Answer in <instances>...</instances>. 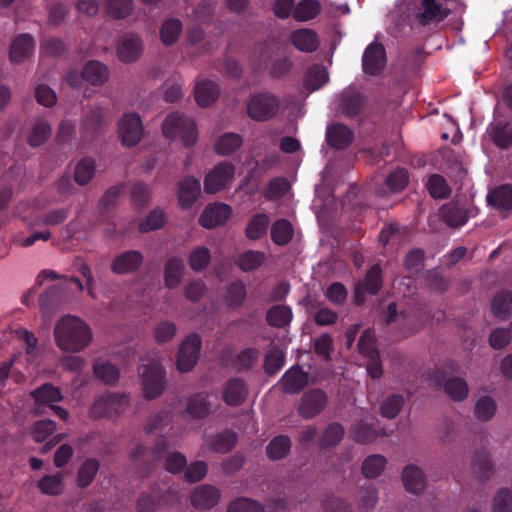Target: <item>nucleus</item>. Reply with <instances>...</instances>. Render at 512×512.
<instances>
[{"mask_svg":"<svg viewBox=\"0 0 512 512\" xmlns=\"http://www.w3.org/2000/svg\"><path fill=\"white\" fill-rule=\"evenodd\" d=\"M411 27L424 28L439 24L452 14L458 0H401Z\"/></svg>","mask_w":512,"mask_h":512,"instance_id":"obj_1","label":"nucleus"},{"mask_svg":"<svg viewBox=\"0 0 512 512\" xmlns=\"http://www.w3.org/2000/svg\"><path fill=\"white\" fill-rule=\"evenodd\" d=\"M54 337L60 350L79 352L91 342L92 332L82 319L66 315L56 323Z\"/></svg>","mask_w":512,"mask_h":512,"instance_id":"obj_2","label":"nucleus"},{"mask_svg":"<svg viewBox=\"0 0 512 512\" xmlns=\"http://www.w3.org/2000/svg\"><path fill=\"white\" fill-rule=\"evenodd\" d=\"M129 402V396L125 393H103L94 399L89 410L90 417L116 420L127 409Z\"/></svg>","mask_w":512,"mask_h":512,"instance_id":"obj_3","label":"nucleus"},{"mask_svg":"<svg viewBox=\"0 0 512 512\" xmlns=\"http://www.w3.org/2000/svg\"><path fill=\"white\" fill-rule=\"evenodd\" d=\"M162 131L166 138H180L185 147H191L197 140L194 120L182 113H170L164 120Z\"/></svg>","mask_w":512,"mask_h":512,"instance_id":"obj_4","label":"nucleus"},{"mask_svg":"<svg viewBox=\"0 0 512 512\" xmlns=\"http://www.w3.org/2000/svg\"><path fill=\"white\" fill-rule=\"evenodd\" d=\"M168 449L167 439L160 436L156 439L153 448H147L142 444L137 445L131 452L130 458L141 477H147L154 469L156 463L166 454Z\"/></svg>","mask_w":512,"mask_h":512,"instance_id":"obj_5","label":"nucleus"},{"mask_svg":"<svg viewBox=\"0 0 512 512\" xmlns=\"http://www.w3.org/2000/svg\"><path fill=\"white\" fill-rule=\"evenodd\" d=\"M139 374L142 389L147 399H155L163 393L166 385L165 371L159 363L153 362L149 365L140 366Z\"/></svg>","mask_w":512,"mask_h":512,"instance_id":"obj_6","label":"nucleus"},{"mask_svg":"<svg viewBox=\"0 0 512 512\" xmlns=\"http://www.w3.org/2000/svg\"><path fill=\"white\" fill-rule=\"evenodd\" d=\"M178 494L171 488L162 489L158 484L150 487V493L143 492L136 503V512H155L161 505H172Z\"/></svg>","mask_w":512,"mask_h":512,"instance_id":"obj_7","label":"nucleus"},{"mask_svg":"<svg viewBox=\"0 0 512 512\" xmlns=\"http://www.w3.org/2000/svg\"><path fill=\"white\" fill-rule=\"evenodd\" d=\"M279 110L278 99L269 92L257 93L250 97L247 104L248 116L256 121H266L274 117Z\"/></svg>","mask_w":512,"mask_h":512,"instance_id":"obj_8","label":"nucleus"},{"mask_svg":"<svg viewBox=\"0 0 512 512\" xmlns=\"http://www.w3.org/2000/svg\"><path fill=\"white\" fill-rule=\"evenodd\" d=\"M201 344V337L196 333L188 335L181 343L176 362L180 372H189L194 368L199 359Z\"/></svg>","mask_w":512,"mask_h":512,"instance_id":"obj_9","label":"nucleus"},{"mask_svg":"<svg viewBox=\"0 0 512 512\" xmlns=\"http://www.w3.org/2000/svg\"><path fill=\"white\" fill-rule=\"evenodd\" d=\"M328 403L325 391L319 388L307 390L301 397L298 413L304 419H312L319 415Z\"/></svg>","mask_w":512,"mask_h":512,"instance_id":"obj_10","label":"nucleus"},{"mask_svg":"<svg viewBox=\"0 0 512 512\" xmlns=\"http://www.w3.org/2000/svg\"><path fill=\"white\" fill-rule=\"evenodd\" d=\"M235 166L230 162L218 163L205 177L204 190L213 194L225 189L233 179Z\"/></svg>","mask_w":512,"mask_h":512,"instance_id":"obj_11","label":"nucleus"},{"mask_svg":"<svg viewBox=\"0 0 512 512\" xmlns=\"http://www.w3.org/2000/svg\"><path fill=\"white\" fill-rule=\"evenodd\" d=\"M144 260V255L139 250H125L113 258L110 270L115 275L134 274L143 266Z\"/></svg>","mask_w":512,"mask_h":512,"instance_id":"obj_12","label":"nucleus"},{"mask_svg":"<svg viewBox=\"0 0 512 512\" xmlns=\"http://www.w3.org/2000/svg\"><path fill=\"white\" fill-rule=\"evenodd\" d=\"M119 136L126 147L137 145L143 135V125L138 113L124 114L119 123Z\"/></svg>","mask_w":512,"mask_h":512,"instance_id":"obj_13","label":"nucleus"},{"mask_svg":"<svg viewBox=\"0 0 512 512\" xmlns=\"http://www.w3.org/2000/svg\"><path fill=\"white\" fill-rule=\"evenodd\" d=\"M387 63L386 50L382 43L373 41L364 50L362 56L363 71L372 76L379 75Z\"/></svg>","mask_w":512,"mask_h":512,"instance_id":"obj_14","label":"nucleus"},{"mask_svg":"<svg viewBox=\"0 0 512 512\" xmlns=\"http://www.w3.org/2000/svg\"><path fill=\"white\" fill-rule=\"evenodd\" d=\"M107 112L101 107H96L87 112L81 121V136L85 141H91L102 134L107 123Z\"/></svg>","mask_w":512,"mask_h":512,"instance_id":"obj_15","label":"nucleus"},{"mask_svg":"<svg viewBox=\"0 0 512 512\" xmlns=\"http://www.w3.org/2000/svg\"><path fill=\"white\" fill-rule=\"evenodd\" d=\"M208 392H198L186 399L184 417L192 420H199L207 417L215 410L213 403L209 400Z\"/></svg>","mask_w":512,"mask_h":512,"instance_id":"obj_16","label":"nucleus"},{"mask_svg":"<svg viewBox=\"0 0 512 512\" xmlns=\"http://www.w3.org/2000/svg\"><path fill=\"white\" fill-rule=\"evenodd\" d=\"M383 278L379 264H374L366 273L364 279L356 285L355 299L358 304L364 301V294L376 295L382 288Z\"/></svg>","mask_w":512,"mask_h":512,"instance_id":"obj_17","label":"nucleus"},{"mask_svg":"<svg viewBox=\"0 0 512 512\" xmlns=\"http://www.w3.org/2000/svg\"><path fill=\"white\" fill-rule=\"evenodd\" d=\"M231 214L232 209L229 205L224 203H212L207 205L203 210L199 218V223L204 228L212 229L224 225Z\"/></svg>","mask_w":512,"mask_h":512,"instance_id":"obj_18","label":"nucleus"},{"mask_svg":"<svg viewBox=\"0 0 512 512\" xmlns=\"http://www.w3.org/2000/svg\"><path fill=\"white\" fill-rule=\"evenodd\" d=\"M247 395V385L243 379L238 377L229 379L222 387V399L226 405L231 407L242 405Z\"/></svg>","mask_w":512,"mask_h":512,"instance_id":"obj_19","label":"nucleus"},{"mask_svg":"<svg viewBox=\"0 0 512 512\" xmlns=\"http://www.w3.org/2000/svg\"><path fill=\"white\" fill-rule=\"evenodd\" d=\"M31 397L35 401L34 414L42 415L43 411L41 406L53 405L57 402L62 401L63 395L58 387L53 386L51 383H44L37 387L30 393Z\"/></svg>","mask_w":512,"mask_h":512,"instance_id":"obj_20","label":"nucleus"},{"mask_svg":"<svg viewBox=\"0 0 512 512\" xmlns=\"http://www.w3.org/2000/svg\"><path fill=\"white\" fill-rule=\"evenodd\" d=\"M200 193V181L193 176L185 177L178 184L177 197L180 207L184 210L190 209L197 201Z\"/></svg>","mask_w":512,"mask_h":512,"instance_id":"obj_21","label":"nucleus"},{"mask_svg":"<svg viewBox=\"0 0 512 512\" xmlns=\"http://www.w3.org/2000/svg\"><path fill=\"white\" fill-rule=\"evenodd\" d=\"M309 376L299 365L292 366L283 374L280 383L286 394H297L308 384Z\"/></svg>","mask_w":512,"mask_h":512,"instance_id":"obj_22","label":"nucleus"},{"mask_svg":"<svg viewBox=\"0 0 512 512\" xmlns=\"http://www.w3.org/2000/svg\"><path fill=\"white\" fill-rule=\"evenodd\" d=\"M220 491L212 485H199L191 494V504L199 510H209L220 500Z\"/></svg>","mask_w":512,"mask_h":512,"instance_id":"obj_23","label":"nucleus"},{"mask_svg":"<svg viewBox=\"0 0 512 512\" xmlns=\"http://www.w3.org/2000/svg\"><path fill=\"white\" fill-rule=\"evenodd\" d=\"M365 106V97L355 88H347L340 95V110L346 117L358 116Z\"/></svg>","mask_w":512,"mask_h":512,"instance_id":"obj_24","label":"nucleus"},{"mask_svg":"<svg viewBox=\"0 0 512 512\" xmlns=\"http://www.w3.org/2000/svg\"><path fill=\"white\" fill-rule=\"evenodd\" d=\"M66 298L64 284H55L44 291L39 297V306L44 314L58 309Z\"/></svg>","mask_w":512,"mask_h":512,"instance_id":"obj_25","label":"nucleus"},{"mask_svg":"<svg viewBox=\"0 0 512 512\" xmlns=\"http://www.w3.org/2000/svg\"><path fill=\"white\" fill-rule=\"evenodd\" d=\"M35 40L28 33L18 35L10 45L9 57L13 63H21L34 51Z\"/></svg>","mask_w":512,"mask_h":512,"instance_id":"obj_26","label":"nucleus"},{"mask_svg":"<svg viewBox=\"0 0 512 512\" xmlns=\"http://www.w3.org/2000/svg\"><path fill=\"white\" fill-rule=\"evenodd\" d=\"M487 133L491 141L500 149H507L512 145V123L496 120L492 122Z\"/></svg>","mask_w":512,"mask_h":512,"instance_id":"obj_27","label":"nucleus"},{"mask_svg":"<svg viewBox=\"0 0 512 512\" xmlns=\"http://www.w3.org/2000/svg\"><path fill=\"white\" fill-rule=\"evenodd\" d=\"M293 46L304 53H312L319 47V38L317 33L309 28H300L293 31L290 35Z\"/></svg>","mask_w":512,"mask_h":512,"instance_id":"obj_28","label":"nucleus"},{"mask_svg":"<svg viewBox=\"0 0 512 512\" xmlns=\"http://www.w3.org/2000/svg\"><path fill=\"white\" fill-rule=\"evenodd\" d=\"M353 132L344 124L335 123L326 130L328 144L337 150L347 148L353 141Z\"/></svg>","mask_w":512,"mask_h":512,"instance_id":"obj_29","label":"nucleus"},{"mask_svg":"<svg viewBox=\"0 0 512 512\" xmlns=\"http://www.w3.org/2000/svg\"><path fill=\"white\" fill-rule=\"evenodd\" d=\"M185 271L183 259L173 256L167 259L164 264V284L168 289L178 287L182 281Z\"/></svg>","mask_w":512,"mask_h":512,"instance_id":"obj_30","label":"nucleus"},{"mask_svg":"<svg viewBox=\"0 0 512 512\" xmlns=\"http://www.w3.org/2000/svg\"><path fill=\"white\" fill-rule=\"evenodd\" d=\"M142 49L141 40L135 35H127L120 39L117 46V55L123 62H134Z\"/></svg>","mask_w":512,"mask_h":512,"instance_id":"obj_31","label":"nucleus"},{"mask_svg":"<svg viewBox=\"0 0 512 512\" xmlns=\"http://www.w3.org/2000/svg\"><path fill=\"white\" fill-rule=\"evenodd\" d=\"M402 480L405 489L413 494H419L425 488V475L419 467L413 464L407 465L403 469Z\"/></svg>","mask_w":512,"mask_h":512,"instance_id":"obj_32","label":"nucleus"},{"mask_svg":"<svg viewBox=\"0 0 512 512\" xmlns=\"http://www.w3.org/2000/svg\"><path fill=\"white\" fill-rule=\"evenodd\" d=\"M220 93L219 85L212 80H204L195 86L194 95L197 104L201 107H208L214 103Z\"/></svg>","mask_w":512,"mask_h":512,"instance_id":"obj_33","label":"nucleus"},{"mask_svg":"<svg viewBox=\"0 0 512 512\" xmlns=\"http://www.w3.org/2000/svg\"><path fill=\"white\" fill-rule=\"evenodd\" d=\"M491 309L494 316L501 320H509L512 317V291L502 290L495 294ZM512 327V321H511Z\"/></svg>","mask_w":512,"mask_h":512,"instance_id":"obj_34","label":"nucleus"},{"mask_svg":"<svg viewBox=\"0 0 512 512\" xmlns=\"http://www.w3.org/2000/svg\"><path fill=\"white\" fill-rule=\"evenodd\" d=\"M270 218L265 213L254 214L247 222L245 236L252 241L263 238L268 231Z\"/></svg>","mask_w":512,"mask_h":512,"instance_id":"obj_35","label":"nucleus"},{"mask_svg":"<svg viewBox=\"0 0 512 512\" xmlns=\"http://www.w3.org/2000/svg\"><path fill=\"white\" fill-rule=\"evenodd\" d=\"M100 469V461L96 458H87L79 466L76 475V484L79 488L90 486Z\"/></svg>","mask_w":512,"mask_h":512,"instance_id":"obj_36","label":"nucleus"},{"mask_svg":"<svg viewBox=\"0 0 512 512\" xmlns=\"http://www.w3.org/2000/svg\"><path fill=\"white\" fill-rule=\"evenodd\" d=\"M93 373L106 385H116L120 378V369L109 361H96L93 364Z\"/></svg>","mask_w":512,"mask_h":512,"instance_id":"obj_37","label":"nucleus"},{"mask_svg":"<svg viewBox=\"0 0 512 512\" xmlns=\"http://www.w3.org/2000/svg\"><path fill=\"white\" fill-rule=\"evenodd\" d=\"M84 79L94 86L102 85L109 76L108 67L98 60L88 61L84 67Z\"/></svg>","mask_w":512,"mask_h":512,"instance_id":"obj_38","label":"nucleus"},{"mask_svg":"<svg viewBox=\"0 0 512 512\" xmlns=\"http://www.w3.org/2000/svg\"><path fill=\"white\" fill-rule=\"evenodd\" d=\"M487 201L497 209L512 210V185H501L487 195Z\"/></svg>","mask_w":512,"mask_h":512,"instance_id":"obj_39","label":"nucleus"},{"mask_svg":"<svg viewBox=\"0 0 512 512\" xmlns=\"http://www.w3.org/2000/svg\"><path fill=\"white\" fill-rule=\"evenodd\" d=\"M443 221L450 227H461L468 220V214L465 208L456 203H448L441 209Z\"/></svg>","mask_w":512,"mask_h":512,"instance_id":"obj_40","label":"nucleus"},{"mask_svg":"<svg viewBox=\"0 0 512 512\" xmlns=\"http://www.w3.org/2000/svg\"><path fill=\"white\" fill-rule=\"evenodd\" d=\"M272 241L278 246H286L294 236V229L287 219L276 220L270 230Z\"/></svg>","mask_w":512,"mask_h":512,"instance_id":"obj_41","label":"nucleus"},{"mask_svg":"<svg viewBox=\"0 0 512 512\" xmlns=\"http://www.w3.org/2000/svg\"><path fill=\"white\" fill-rule=\"evenodd\" d=\"M291 439L287 435L275 436L266 446V454L270 460L277 461L285 458L291 450Z\"/></svg>","mask_w":512,"mask_h":512,"instance_id":"obj_42","label":"nucleus"},{"mask_svg":"<svg viewBox=\"0 0 512 512\" xmlns=\"http://www.w3.org/2000/svg\"><path fill=\"white\" fill-rule=\"evenodd\" d=\"M345 435V429L339 422H332L327 425L319 438L318 446L320 449L335 447Z\"/></svg>","mask_w":512,"mask_h":512,"instance_id":"obj_43","label":"nucleus"},{"mask_svg":"<svg viewBox=\"0 0 512 512\" xmlns=\"http://www.w3.org/2000/svg\"><path fill=\"white\" fill-rule=\"evenodd\" d=\"M207 443L211 450L219 453H227L236 445L237 434L231 430H225L209 437Z\"/></svg>","mask_w":512,"mask_h":512,"instance_id":"obj_44","label":"nucleus"},{"mask_svg":"<svg viewBox=\"0 0 512 512\" xmlns=\"http://www.w3.org/2000/svg\"><path fill=\"white\" fill-rule=\"evenodd\" d=\"M321 12V4L318 0H301L294 8L293 18L297 22H307L315 19Z\"/></svg>","mask_w":512,"mask_h":512,"instance_id":"obj_45","label":"nucleus"},{"mask_svg":"<svg viewBox=\"0 0 512 512\" xmlns=\"http://www.w3.org/2000/svg\"><path fill=\"white\" fill-rule=\"evenodd\" d=\"M329 80L327 69L320 64L312 65L306 72L304 85L313 92L324 86Z\"/></svg>","mask_w":512,"mask_h":512,"instance_id":"obj_46","label":"nucleus"},{"mask_svg":"<svg viewBox=\"0 0 512 512\" xmlns=\"http://www.w3.org/2000/svg\"><path fill=\"white\" fill-rule=\"evenodd\" d=\"M472 471L480 480H486L494 473V467L489 453L482 449L478 451L472 461Z\"/></svg>","mask_w":512,"mask_h":512,"instance_id":"obj_47","label":"nucleus"},{"mask_svg":"<svg viewBox=\"0 0 512 512\" xmlns=\"http://www.w3.org/2000/svg\"><path fill=\"white\" fill-rule=\"evenodd\" d=\"M242 144L243 138L241 135L228 132L218 138L215 144V150L219 155L227 156L236 152Z\"/></svg>","mask_w":512,"mask_h":512,"instance_id":"obj_48","label":"nucleus"},{"mask_svg":"<svg viewBox=\"0 0 512 512\" xmlns=\"http://www.w3.org/2000/svg\"><path fill=\"white\" fill-rule=\"evenodd\" d=\"M293 314L289 306L274 305L266 314V321L272 327L282 328L292 320Z\"/></svg>","mask_w":512,"mask_h":512,"instance_id":"obj_49","label":"nucleus"},{"mask_svg":"<svg viewBox=\"0 0 512 512\" xmlns=\"http://www.w3.org/2000/svg\"><path fill=\"white\" fill-rule=\"evenodd\" d=\"M444 391L455 402H461L467 398L469 387L461 377H450L444 382Z\"/></svg>","mask_w":512,"mask_h":512,"instance_id":"obj_50","label":"nucleus"},{"mask_svg":"<svg viewBox=\"0 0 512 512\" xmlns=\"http://www.w3.org/2000/svg\"><path fill=\"white\" fill-rule=\"evenodd\" d=\"M409 183V173L406 168L397 167L385 179V186L390 193L402 192Z\"/></svg>","mask_w":512,"mask_h":512,"instance_id":"obj_51","label":"nucleus"},{"mask_svg":"<svg viewBox=\"0 0 512 512\" xmlns=\"http://www.w3.org/2000/svg\"><path fill=\"white\" fill-rule=\"evenodd\" d=\"M285 364V353L278 346H272L264 359V371L267 375L273 376L278 373Z\"/></svg>","mask_w":512,"mask_h":512,"instance_id":"obj_52","label":"nucleus"},{"mask_svg":"<svg viewBox=\"0 0 512 512\" xmlns=\"http://www.w3.org/2000/svg\"><path fill=\"white\" fill-rule=\"evenodd\" d=\"M425 186L430 196L434 199H446L451 194V188L446 179L439 174L429 176Z\"/></svg>","mask_w":512,"mask_h":512,"instance_id":"obj_53","label":"nucleus"},{"mask_svg":"<svg viewBox=\"0 0 512 512\" xmlns=\"http://www.w3.org/2000/svg\"><path fill=\"white\" fill-rule=\"evenodd\" d=\"M260 352L254 347H248L240 351L233 360V366L238 372L251 369L259 358Z\"/></svg>","mask_w":512,"mask_h":512,"instance_id":"obj_54","label":"nucleus"},{"mask_svg":"<svg viewBox=\"0 0 512 512\" xmlns=\"http://www.w3.org/2000/svg\"><path fill=\"white\" fill-rule=\"evenodd\" d=\"M51 131L52 128L47 121L43 119L36 121L32 126L28 137L29 145L31 147H38L42 145L50 137Z\"/></svg>","mask_w":512,"mask_h":512,"instance_id":"obj_55","label":"nucleus"},{"mask_svg":"<svg viewBox=\"0 0 512 512\" xmlns=\"http://www.w3.org/2000/svg\"><path fill=\"white\" fill-rule=\"evenodd\" d=\"M182 31V23L179 19L171 18L165 21L160 29L161 41L165 46L174 44Z\"/></svg>","mask_w":512,"mask_h":512,"instance_id":"obj_56","label":"nucleus"},{"mask_svg":"<svg viewBox=\"0 0 512 512\" xmlns=\"http://www.w3.org/2000/svg\"><path fill=\"white\" fill-rule=\"evenodd\" d=\"M497 410L495 400L488 395L480 397L474 407L475 417L480 421H489L493 418Z\"/></svg>","mask_w":512,"mask_h":512,"instance_id":"obj_57","label":"nucleus"},{"mask_svg":"<svg viewBox=\"0 0 512 512\" xmlns=\"http://www.w3.org/2000/svg\"><path fill=\"white\" fill-rule=\"evenodd\" d=\"M211 262L210 250L205 246L193 249L188 256L190 268L195 272L203 271Z\"/></svg>","mask_w":512,"mask_h":512,"instance_id":"obj_58","label":"nucleus"},{"mask_svg":"<svg viewBox=\"0 0 512 512\" xmlns=\"http://www.w3.org/2000/svg\"><path fill=\"white\" fill-rule=\"evenodd\" d=\"M405 399L401 394L388 396L381 404L380 413L384 418L394 419L401 411Z\"/></svg>","mask_w":512,"mask_h":512,"instance_id":"obj_59","label":"nucleus"},{"mask_svg":"<svg viewBox=\"0 0 512 512\" xmlns=\"http://www.w3.org/2000/svg\"><path fill=\"white\" fill-rule=\"evenodd\" d=\"M386 465V459L379 454L368 456L362 463V473L366 478H375L379 476Z\"/></svg>","mask_w":512,"mask_h":512,"instance_id":"obj_60","label":"nucleus"},{"mask_svg":"<svg viewBox=\"0 0 512 512\" xmlns=\"http://www.w3.org/2000/svg\"><path fill=\"white\" fill-rule=\"evenodd\" d=\"M351 435L354 441L361 444L371 443L378 436L372 424L364 421H360L352 427Z\"/></svg>","mask_w":512,"mask_h":512,"instance_id":"obj_61","label":"nucleus"},{"mask_svg":"<svg viewBox=\"0 0 512 512\" xmlns=\"http://www.w3.org/2000/svg\"><path fill=\"white\" fill-rule=\"evenodd\" d=\"M264 258L265 255L263 252L248 250L239 256L237 265L242 271L250 272L261 266Z\"/></svg>","mask_w":512,"mask_h":512,"instance_id":"obj_62","label":"nucleus"},{"mask_svg":"<svg viewBox=\"0 0 512 512\" xmlns=\"http://www.w3.org/2000/svg\"><path fill=\"white\" fill-rule=\"evenodd\" d=\"M96 170L95 162L92 158L81 159L75 169L74 180L79 185L87 184L94 176Z\"/></svg>","mask_w":512,"mask_h":512,"instance_id":"obj_63","label":"nucleus"},{"mask_svg":"<svg viewBox=\"0 0 512 512\" xmlns=\"http://www.w3.org/2000/svg\"><path fill=\"white\" fill-rule=\"evenodd\" d=\"M227 512H265L264 507L257 501L239 497L232 501L227 509Z\"/></svg>","mask_w":512,"mask_h":512,"instance_id":"obj_64","label":"nucleus"}]
</instances>
